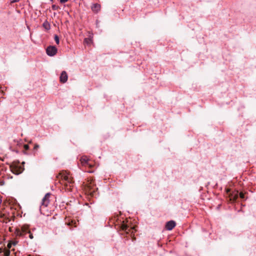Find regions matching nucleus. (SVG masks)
<instances>
[{
    "mask_svg": "<svg viewBox=\"0 0 256 256\" xmlns=\"http://www.w3.org/2000/svg\"><path fill=\"white\" fill-rule=\"evenodd\" d=\"M90 41V39H88V38H85L84 40V42L87 44H88L89 42Z\"/></svg>",
    "mask_w": 256,
    "mask_h": 256,
    "instance_id": "16",
    "label": "nucleus"
},
{
    "mask_svg": "<svg viewBox=\"0 0 256 256\" xmlns=\"http://www.w3.org/2000/svg\"><path fill=\"white\" fill-rule=\"evenodd\" d=\"M58 50L54 46H49L46 49V54L50 56H54L57 52Z\"/></svg>",
    "mask_w": 256,
    "mask_h": 256,
    "instance_id": "4",
    "label": "nucleus"
},
{
    "mask_svg": "<svg viewBox=\"0 0 256 256\" xmlns=\"http://www.w3.org/2000/svg\"><path fill=\"white\" fill-rule=\"evenodd\" d=\"M43 26L46 30H48L50 28V24L47 21H46L45 22H44Z\"/></svg>",
    "mask_w": 256,
    "mask_h": 256,
    "instance_id": "11",
    "label": "nucleus"
},
{
    "mask_svg": "<svg viewBox=\"0 0 256 256\" xmlns=\"http://www.w3.org/2000/svg\"><path fill=\"white\" fill-rule=\"evenodd\" d=\"M52 8L54 10H56L58 8V6L56 5H52Z\"/></svg>",
    "mask_w": 256,
    "mask_h": 256,
    "instance_id": "15",
    "label": "nucleus"
},
{
    "mask_svg": "<svg viewBox=\"0 0 256 256\" xmlns=\"http://www.w3.org/2000/svg\"><path fill=\"white\" fill-rule=\"evenodd\" d=\"M62 178L63 180L66 181V186H68L69 185L70 187H71V184H72L73 180L72 178H71L70 174L66 172H65L62 174Z\"/></svg>",
    "mask_w": 256,
    "mask_h": 256,
    "instance_id": "3",
    "label": "nucleus"
},
{
    "mask_svg": "<svg viewBox=\"0 0 256 256\" xmlns=\"http://www.w3.org/2000/svg\"><path fill=\"white\" fill-rule=\"evenodd\" d=\"M12 246V244L11 242H10L8 244V248H10Z\"/></svg>",
    "mask_w": 256,
    "mask_h": 256,
    "instance_id": "17",
    "label": "nucleus"
},
{
    "mask_svg": "<svg viewBox=\"0 0 256 256\" xmlns=\"http://www.w3.org/2000/svg\"><path fill=\"white\" fill-rule=\"evenodd\" d=\"M230 200L235 201L238 197V191L233 192L230 194Z\"/></svg>",
    "mask_w": 256,
    "mask_h": 256,
    "instance_id": "9",
    "label": "nucleus"
},
{
    "mask_svg": "<svg viewBox=\"0 0 256 256\" xmlns=\"http://www.w3.org/2000/svg\"><path fill=\"white\" fill-rule=\"evenodd\" d=\"M24 147L26 150H28V146L27 144L24 145Z\"/></svg>",
    "mask_w": 256,
    "mask_h": 256,
    "instance_id": "21",
    "label": "nucleus"
},
{
    "mask_svg": "<svg viewBox=\"0 0 256 256\" xmlns=\"http://www.w3.org/2000/svg\"><path fill=\"white\" fill-rule=\"evenodd\" d=\"M16 234L18 236L26 238V236L28 235L30 239L32 240L34 238L33 234L27 225L22 226L20 229H16Z\"/></svg>",
    "mask_w": 256,
    "mask_h": 256,
    "instance_id": "1",
    "label": "nucleus"
},
{
    "mask_svg": "<svg viewBox=\"0 0 256 256\" xmlns=\"http://www.w3.org/2000/svg\"><path fill=\"white\" fill-rule=\"evenodd\" d=\"M10 251L9 250H6L4 252V256H10Z\"/></svg>",
    "mask_w": 256,
    "mask_h": 256,
    "instance_id": "13",
    "label": "nucleus"
},
{
    "mask_svg": "<svg viewBox=\"0 0 256 256\" xmlns=\"http://www.w3.org/2000/svg\"><path fill=\"white\" fill-rule=\"evenodd\" d=\"M238 196H240L242 199L244 198V195L242 192L238 193Z\"/></svg>",
    "mask_w": 256,
    "mask_h": 256,
    "instance_id": "14",
    "label": "nucleus"
},
{
    "mask_svg": "<svg viewBox=\"0 0 256 256\" xmlns=\"http://www.w3.org/2000/svg\"><path fill=\"white\" fill-rule=\"evenodd\" d=\"M11 243L12 244V245L15 246L17 244L18 242L16 241V242H12Z\"/></svg>",
    "mask_w": 256,
    "mask_h": 256,
    "instance_id": "19",
    "label": "nucleus"
},
{
    "mask_svg": "<svg viewBox=\"0 0 256 256\" xmlns=\"http://www.w3.org/2000/svg\"><path fill=\"white\" fill-rule=\"evenodd\" d=\"M12 172L16 175L21 174L24 170V168L20 166L18 164H12L10 166Z\"/></svg>",
    "mask_w": 256,
    "mask_h": 256,
    "instance_id": "2",
    "label": "nucleus"
},
{
    "mask_svg": "<svg viewBox=\"0 0 256 256\" xmlns=\"http://www.w3.org/2000/svg\"><path fill=\"white\" fill-rule=\"evenodd\" d=\"M80 162L83 166H91V165L89 164V159L86 156H83L81 158Z\"/></svg>",
    "mask_w": 256,
    "mask_h": 256,
    "instance_id": "8",
    "label": "nucleus"
},
{
    "mask_svg": "<svg viewBox=\"0 0 256 256\" xmlns=\"http://www.w3.org/2000/svg\"><path fill=\"white\" fill-rule=\"evenodd\" d=\"M51 194L50 192H48L46 194L45 196L43 198L42 202H41V206L46 207L50 202L49 198Z\"/></svg>",
    "mask_w": 256,
    "mask_h": 256,
    "instance_id": "5",
    "label": "nucleus"
},
{
    "mask_svg": "<svg viewBox=\"0 0 256 256\" xmlns=\"http://www.w3.org/2000/svg\"><path fill=\"white\" fill-rule=\"evenodd\" d=\"M98 20H96V27H98Z\"/></svg>",
    "mask_w": 256,
    "mask_h": 256,
    "instance_id": "22",
    "label": "nucleus"
},
{
    "mask_svg": "<svg viewBox=\"0 0 256 256\" xmlns=\"http://www.w3.org/2000/svg\"><path fill=\"white\" fill-rule=\"evenodd\" d=\"M176 226V222L174 220H170L166 222V228L167 230H171Z\"/></svg>",
    "mask_w": 256,
    "mask_h": 256,
    "instance_id": "7",
    "label": "nucleus"
},
{
    "mask_svg": "<svg viewBox=\"0 0 256 256\" xmlns=\"http://www.w3.org/2000/svg\"><path fill=\"white\" fill-rule=\"evenodd\" d=\"M230 192L229 190H228L227 192L228 193Z\"/></svg>",
    "mask_w": 256,
    "mask_h": 256,
    "instance_id": "23",
    "label": "nucleus"
},
{
    "mask_svg": "<svg viewBox=\"0 0 256 256\" xmlns=\"http://www.w3.org/2000/svg\"><path fill=\"white\" fill-rule=\"evenodd\" d=\"M68 0H60V2L61 3H64L66 2H67Z\"/></svg>",
    "mask_w": 256,
    "mask_h": 256,
    "instance_id": "20",
    "label": "nucleus"
},
{
    "mask_svg": "<svg viewBox=\"0 0 256 256\" xmlns=\"http://www.w3.org/2000/svg\"><path fill=\"white\" fill-rule=\"evenodd\" d=\"M54 38V40L56 41V44H58L60 43L59 37L57 35H55Z\"/></svg>",
    "mask_w": 256,
    "mask_h": 256,
    "instance_id": "12",
    "label": "nucleus"
},
{
    "mask_svg": "<svg viewBox=\"0 0 256 256\" xmlns=\"http://www.w3.org/2000/svg\"><path fill=\"white\" fill-rule=\"evenodd\" d=\"M100 6L99 4H94L92 6V10L93 12H98L100 10Z\"/></svg>",
    "mask_w": 256,
    "mask_h": 256,
    "instance_id": "10",
    "label": "nucleus"
},
{
    "mask_svg": "<svg viewBox=\"0 0 256 256\" xmlns=\"http://www.w3.org/2000/svg\"><path fill=\"white\" fill-rule=\"evenodd\" d=\"M39 148V145L38 144H36L34 146V149L36 150Z\"/></svg>",
    "mask_w": 256,
    "mask_h": 256,
    "instance_id": "18",
    "label": "nucleus"
},
{
    "mask_svg": "<svg viewBox=\"0 0 256 256\" xmlns=\"http://www.w3.org/2000/svg\"><path fill=\"white\" fill-rule=\"evenodd\" d=\"M68 76L66 71H62L60 77L61 82L64 83L68 80Z\"/></svg>",
    "mask_w": 256,
    "mask_h": 256,
    "instance_id": "6",
    "label": "nucleus"
}]
</instances>
